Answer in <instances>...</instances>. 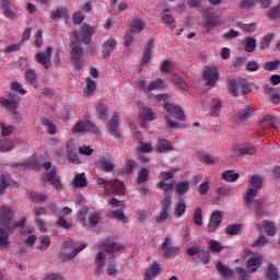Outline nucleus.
Masks as SVG:
<instances>
[{
    "instance_id": "nucleus-1",
    "label": "nucleus",
    "mask_w": 280,
    "mask_h": 280,
    "mask_svg": "<svg viewBox=\"0 0 280 280\" xmlns=\"http://www.w3.org/2000/svg\"><path fill=\"white\" fill-rule=\"evenodd\" d=\"M261 187H264V179H261V175H253L249 184L247 185V192L243 197V202H245L247 209H253V200L257 198V194H259V189H261Z\"/></svg>"
},
{
    "instance_id": "nucleus-2",
    "label": "nucleus",
    "mask_w": 280,
    "mask_h": 280,
    "mask_svg": "<svg viewBox=\"0 0 280 280\" xmlns=\"http://www.w3.org/2000/svg\"><path fill=\"white\" fill-rule=\"evenodd\" d=\"M43 167L46 170L43 176L44 187L47 186V183H50L57 191H60V189H62V182L60 180V176H58V170H56V167H51V162H45Z\"/></svg>"
},
{
    "instance_id": "nucleus-3",
    "label": "nucleus",
    "mask_w": 280,
    "mask_h": 280,
    "mask_svg": "<svg viewBox=\"0 0 280 280\" xmlns=\"http://www.w3.org/2000/svg\"><path fill=\"white\" fill-rule=\"evenodd\" d=\"M63 248H66V250H72V252L70 254H60L59 259H61V261H71V259H75L78 254L82 253V250L86 248V244L85 243L80 244L74 240L66 238L63 241Z\"/></svg>"
},
{
    "instance_id": "nucleus-4",
    "label": "nucleus",
    "mask_w": 280,
    "mask_h": 280,
    "mask_svg": "<svg viewBox=\"0 0 280 280\" xmlns=\"http://www.w3.org/2000/svg\"><path fill=\"white\" fill-rule=\"evenodd\" d=\"M69 47L72 67L80 71L84 67V48L78 42H70Z\"/></svg>"
},
{
    "instance_id": "nucleus-5",
    "label": "nucleus",
    "mask_w": 280,
    "mask_h": 280,
    "mask_svg": "<svg viewBox=\"0 0 280 280\" xmlns=\"http://www.w3.org/2000/svg\"><path fill=\"white\" fill-rule=\"evenodd\" d=\"M220 74L218 73V68L215 67H203L202 80H205V85L209 89H213L218 83Z\"/></svg>"
},
{
    "instance_id": "nucleus-6",
    "label": "nucleus",
    "mask_w": 280,
    "mask_h": 280,
    "mask_svg": "<svg viewBox=\"0 0 280 280\" xmlns=\"http://www.w3.org/2000/svg\"><path fill=\"white\" fill-rule=\"evenodd\" d=\"M163 257H167L168 259H174L178 253H180V247H176L172 245V238L166 237L164 242L160 245Z\"/></svg>"
},
{
    "instance_id": "nucleus-7",
    "label": "nucleus",
    "mask_w": 280,
    "mask_h": 280,
    "mask_svg": "<svg viewBox=\"0 0 280 280\" xmlns=\"http://www.w3.org/2000/svg\"><path fill=\"white\" fill-rule=\"evenodd\" d=\"M51 54H54V47L47 46L45 52L39 51L35 55V60L42 65L44 69H49V67H51Z\"/></svg>"
},
{
    "instance_id": "nucleus-8",
    "label": "nucleus",
    "mask_w": 280,
    "mask_h": 280,
    "mask_svg": "<svg viewBox=\"0 0 280 280\" xmlns=\"http://www.w3.org/2000/svg\"><path fill=\"white\" fill-rule=\"evenodd\" d=\"M160 205L162 206L161 212L160 215L155 218V222H158V224L170 218V209H172V196H166L164 200L160 201Z\"/></svg>"
},
{
    "instance_id": "nucleus-9",
    "label": "nucleus",
    "mask_w": 280,
    "mask_h": 280,
    "mask_svg": "<svg viewBox=\"0 0 280 280\" xmlns=\"http://www.w3.org/2000/svg\"><path fill=\"white\" fill-rule=\"evenodd\" d=\"M9 97L10 100L0 97V106L7 110H10V113H13V115H16V109L19 108V100L16 94H10Z\"/></svg>"
},
{
    "instance_id": "nucleus-10",
    "label": "nucleus",
    "mask_w": 280,
    "mask_h": 280,
    "mask_svg": "<svg viewBox=\"0 0 280 280\" xmlns=\"http://www.w3.org/2000/svg\"><path fill=\"white\" fill-rule=\"evenodd\" d=\"M12 220H14V212L12 208L7 206L0 207V224L8 229L12 224Z\"/></svg>"
},
{
    "instance_id": "nucleus-11",
    "label": "nucleus",
    "mask_w": 280,
    "mask_h": 280,
    "mask_svg": "<svg viewBox=\"0 0 280 280\" xmlns=\"http://www.w3.org/2000/svg\"><path fill=\"white\" fill-rule=\"evenodd\" d=\"M164 110H166L168 115L176 117V119H178L179 121H185L187 119V117L185 116V112L180 106H176L172 103H165Z\"/></svg>"
},
{
    "instance_id": "nucleus-12",
    "label": "nucleus",
    "mask_w": 280,
    "mask_h": 280,
    "mask_svg": "<svg viewBox=\"0 0 280 280\" xmlns=\"http://www.w3.org/2000/svg\"><path fill=\"white\" fill-rule=\"evenodd\" d=\"M222 211L217 210L214 212L211 213L210 215V220L208 223V233H215V230L218 229V226H220V224H222Z\"/></svg>"
},
{
    "instance_id": "nucleus-13",
    "label": "nucleus",
    "mask_w": 280,
    "mask_h": 280,
    "mask_svg": "<svg viewBox=\"0 0 280 280\" xmlns=\"http://www.w3.org/2000/svg\"><path fill=\"white\" fill-rule=\"evenodd\" d=\"M244 80H235V79H228V89L229 93L232 97H237L240 95L238 89H243L244 86Z\"/></svg>"
},
{
    "instance_id": "nucleus-14",
    "label": "nucleus",
    "mask_w": 280,
    "mask_h": 280,
    "mask_svg": "<svg viewBox=\"0 0 280 280\" xmlns=\"http://www.w3.org/2000/svg\"><path fill=\"white\" fill-rule=\"evenodd\" d=\"M101 248L105 250V253H117L118 250H121L124 246L121 244L110 240V237L105 238L101 243Z\"/></svg>"
},
{
    "instance_id": "nucleus-15",
    "label": "nucleus",
    "mask_w": 280,
    "mask_h": 280,
    "mask_svg": "<svg viewBox=\"0 0 280 280\" xmlns=\"http://www.w3.org/2000/svg\"><path fill=\"white\" fill-rule=\"evenodd\" d=\"M108 132L116 139H122L121 131H119V116L114 115L108 121Z\"/></svg>"
},
{
    "instance_id": "nucleus-16",
    "label": "nucleus",
    "mask_w": 280,
    "mask_h": 280,
    "mask_svg": "<svg viewBox=\"0 0 280 280\" xmlns=\"http://www.w3.org/2000/svg\"><path fill=\"white\" fill-rule=\"evenodd\" d=\"M152 45H154V38H149L147 46L142 51L141 67H145L152 60Z\"/></svg>"
},
{
    "instance_id": "nucleus-17",
    "label": "nucleus",
    "mask_w": 280,
    "mask_h": 280,
    "mask_svg": "<svg viewBox=\"0 0 280 280\" xmlns=\"http://www.w3.org/2000/svg\"><path fill=\"white\" fill-rule=\"evenodd\" d=\"M215 269L221 275V277H223V279H231V277H233V275H235L233 269L229 268L222 261H218Z\"/></svg>"
},
{
    "instance_id": "nucleus-18",
    "label": "nucleus",
    "mask_w": 280,
    "mask_h": 280,
    "mask_svg": "<svg viewBox=\"0 0 280 280\" xmlns=\"http://www.w3.org/2000/svg\"><path fill=\"white\" fill-rule=\"evenodd\" d=\"M116 47L117 40H115V38L107 39L102 47L103 58H108V56H110V52L115 51Z\"/></svg>"
},
{
    "instance_id": "nucleus-19",
    "label": "nucleus",
    "mask_w": 280,
    "mask_h": 280,
    "mask_svg": "<svg viewBox=\"0 0 280 280\" xmlns=\"http://www.w3.org/2000/svg\"><path fill=\"white\" fill-rule=\"evenodd\" d=\"M12 2L10 0H1L0 8L7 19H16V13L10 9Z\"/></svg>"
},
{
    "instance_id": "nucleus-20",
    "label": "nucleus",
    "mask_w": 280,
    "mask_h": 280,
    "mask_svg": "<svg viewBox=\"0 0 280 280\" xmlns=\"http://www.w3.org/2000/svg\"><path fill=\"white\" fill-rule=\"evenodd\" d=\"M265 277L267 280H279V268L275 264L269 262L268 268L265 269Z\"/></svg>"
},
{
    "instance_id": "nucleus-21",
    "label": "nucleus",
    "mask_w": 280,
    "mask_h": 280,
    "mask_svg": "<svg viewBox=\"0 0 280 280\" xmlns=\"http://www.w3.org/2000/svg\"><path fill=\"white\" fill-rule=\"evenodd\" d=\"M161 275V266L158 262H153L151 267L144 272V280H152L154 277Z\"/></svg>"
},
{
    "instance_id": "nucleus-22",
    "label": "nucleus",
    "mask_w": 280,
    "mask_h": 280,
    "mask_svg": "<svg viewBox=\"0 0 280 280\" xmlns=\"http://www.w3.org/2000/svg\"><path fill=\"white\" fill-rule=\"evenodd\" d=\"M143 30H145V24L143 23V20L139 18L131 20L130 32H132V34H139V32H143Z\"/></svg>"
},
{
    "instance_id": "nucleus-23",
    "label": "nucleus",
    "mask_w": 280,
    "mask_h": 280,
    "mask_svg": "<svg viewBox=\"0 0 280 280\" xmlns=\"http://www.w3.org/2000/svg\"><path fill=\"white\" fill-rule=\"evenodd\" d=\"M172 83L175 84V86H179L183 91H187L189 89V84L183 79L180 75L176 73L171 74Z\"/></svg>"
},
{
    "instance_id": "nucleus-24",
    "label": "nucleus",
    "mask_w": 280,
    "mask_h": 280,
    "mask_svg": "<svg viewBox=\"0 0 280 280\" xmlns=\"http://www.w3.org/2000/svg\"><path fill=\"white\" fill-rule=\"evenodd\" d=\"M95 165L96 167H100V170H103V172H113L115 170V164L107 158H102V160Z\"/></svg>"
},
{
    "instance_id": "nucleus-25",
    "label": "nucleus",
    "mask_w": 280,
    "mask_h": 280,
    "mask_svg": "<svg viewBox=\"0 0 280 280\" xmlns=\"http://www.w3.org/2000/svg\"><path fill=\"white\" fill-rule=\"evenodd\" d=\"M11 184L12 177H10V174H2L0 177V196H3V194H5V189H8Z\"/></svg>"
},
{
    "instance_id": "nucleus-26",
    "label": "nucleus",
    "mask_w": 280,
    "mask_h": 280,
    "mask_svg": "<svg viewBox=\"0 0 280 280\" xmlns=\"http://www.w3.org/2000/svg\"><path fill=\"white\" fill-rule=\"evenodd\" d=\"M262 226H264L265 233L269 237H275V235H277V228H275V222L269 220H262Z\"/></svg>"
},
{
    "instance_id": "nucleus-27",
    "label": "nucleus",
    "mask_w": 280,
    "mask_h": 280,
    "mask_svg": "<svg viewBox=\"0 0 280 280\" xmlns=\"http://www.w3.org/2000/svg\"><path fill=\"white\" fill-rule=\"evenodd\" d=\"M72 185L77 187V189H82V187H86V185H89V180H86V176L84 175V173L74 176Z\"/></svg>"
},
{
    "instance_id": "nucleus-28",
    "label": "nucleus",
    "mask_w": 280,
    "mask_h": 280,
    "mask_svg": "<svg viewBox=\"0 0 280 280\" xmlns=\"http://www.w3.org/2000/svg\"><path fill=\"white\" fill-rule=\"evenodd\" d=\"M10 231L0 228V248H8L10 246Z\"/></svg>"
},
{
    "instance_id": "nucleus-29",
    "label": "nucleus",
    "mask_w": 280,
    "mask_h": 280,
    "mask_svg": "<svg viewBox=\"0 0 280 280\" xmlns=\"http://www.w3.org/2000/svg\"><path fill=\"white\" fill-rule=\"evenodd\" d=\"M267 16L269 21H275V23H280V3L276 7H272L268 12Z\"/></svg>"
},
{
    "instance_id": "nucleus-30",
    "label": "nucleus",
    "mask_w": 280,
    "mask_h": 280,
    "mask_svg": "<svg viewBox=\"0 0 280 280\" xmlns=\"http://www.w3.org/2000/svg\"><path fill=\"white\" fill-rule=\"evenodd\" d=\"M108 218H112V220H119L120 222H128V217L124 213V210H113L108 212Z\"/></svg>"
},
{
    "instance_id": "nucleus-31",
    "label": "nucleus",
    "mask_w": 280,
    "mask_h": 280,
    "mask_svg": "<svg viewBox=\"0 0 280 280\" xmlns=\"http://www.w3.org/2000/svg\"><path fill=\"white\" fill-rule=\"evenodd\" d=\"M148 180H150V171H148V168H141L136 179L137 185H143V183H148Z\"/></svg>"
},
{
    "instance_id": "nucleus-32",
    "label": "nucleus",
    "mask_w": 280,
    "mask_h": 280,
    "mask_svg": "<svg viewBox=\"0 0 280 280\" xmlns=\"http://www.w3.org/2000/svg\"><path fill=\"white\" fill-rule=\"evenodd\" d=\"M165 86V81L163 79H156L155 81H150L148 91H163Z\"/></svg>"
},
{
    "instance_id": "nucleus-33",
    "label": "nucleus",
    "mask_w": 280,
    "mask_h": 280,
    "mask_svg": "<svg viewBox=\"0 0 280 280\" xmlns=\"http://www.w3.org/2000/svg\"><path fill=\"white\" fill-rule=\"evenodd\" d=\"M187 209V205H185L184 199H179L178 202L175 205L174 215L175 218H182L185 214Z\"/></svg>"
},
{
    "instance_id": "nucleus-34",
    "label": "nucleus",
    "mask_w": 280,
    "mask_h": 280,
    "mask_svg": "<svg viewBox=\"0 0 280 280\" xmlns=\"http://www.w3.org/2000/svg\"><path fill=\"white\" fill-rule=\"evenodd\" d=\"M105 261H106V254L100 252L96 257V264H97V267L95 270L96 275H100L104 270V266H106Z\"/></svg>"
},
{
    "instance_id": "nucleus-35",
    "label": "nucleus",
    "mask_w": 280,
    "mask_h": 280,
    "mask_svg": "<svg viewBox=\"0 0 280 280\" xmlns=\"http://www.w3.org/2000/svg\"><path fill=\"white\" fill-rule=\"evenodd\" d=\"M244 49L247 54H253V51L257 49V39L255 37H247L245 39Z\"/></svg>"
},
{
    "instance_id": "nucleus-36",
    "label": "nucleus",
    "mask_w": 280,
    "mask_h": 280,
    "mask_svg": "<svg viewBox=\"0 0 280 280\" xmlns=\"http://www.w3.org/2000/svg\"><path fill=\"white\" fill-rule=\"evenodd\" d=\"M218 23H220V18L213 13H208L206 16V25H208L209 30H213V27H218Z\"/></svg>"
},
{
    "instance_id": "nucleus-37",
    "label": "nucleus",
    "mask_w": 280,
    "mask_h": 280,
    "mask_svg": "<svg viewBox=\"0 0 280 280\" xmlns=\"http://www.w3.org/2000/svg\"><path fill=\"white\" fill-rule=\"evenodd\" d=\"M221 178L226 180V183H235L240 178V173H235V171H225L222 173Z\"/></svg>"
},
{
    "instance_id": "nucleus-38",
    "label": "nucleus",
    "mask_w": 280,
    "mask_h": 280,
    "mask_svg": "<svg viewBox=\"0 0 280 280\" xmlns=\"http://www.w3.org/2000/svg\"><path fill=\"white\" fill-rule=\"evenodd\" d=\"M95 89H97V83H95V81L93 79L86 78L85 88L83 90V93L85 95H88V97H90L91 93H93V91H95Z\"/></svg>"
},
{
    "instance_id": "nucleus-39",
    "label": "nucleus",
    "mask_w": 280,
    "mask_h": 280,
    "mask_svg": "<svg viewBox=\"0 0 280 280\" xmlns=\"http://www.w3.org/2000/svg\"><path fill=\"white\" fill-rule=\"evenodd\" d=\"M156 187H158V189H162V191H164L166 197L172 196V195H170V192L174 191V184H172V183H165L163 180H160L156 184Z\"/></svg>"
},
{
    "instance_id": "nucleus-40",
    "label": "nucleus",
    "mask_w": 280,
    "mask_h": 280,
    "mask_svg": "<svg viewBox=\"0 0 280 280\" xmlns=\"http://www.w3.org/2000/svg\"><path fill=\"white\" fill-rule=\"evenodd\" d=\"M242 233V224L233 223L225 228L226 235H240Z\"/></svg>"
},
{
    "instance_id": "nucleus-41",
    "label": "nucleus",
    "mask_w": 280,
    "mask_h": 280,
    "mask_svg": "<svg viewBox=\"0 0 280 280\" xmlns=\"http://www.w3.org/2000/svg\"><path fill=\"white\" fill-rule=\"evenodd\" d=\"M27 222V219L23 217L20 221L13 222V224H9V228L7 230L9 233H14L18 229H25V223Z\"/></svg>"
},
{
    "instance_id": "nucleus-42",
    "label": "nucleus",
    "mask_w": 280,
    "mask_h": 280,
    "mask_svg": "<svg viewBox=\"0 0 280 280\" xmlns=\"http://www.w3.org/2000/svg\"><path fill=\"white\" fill-rule=\"evenodd\" d=\"M141 121H154V112L150 107H144L140 114Z\"/></svg>"
},
{
    "instance_id": "nucleus-43",
    "label": "nucleus",
    "mask_w": 280,
    "mask_h": 280,
    "mask_svg": "<svg viewBox=\"0 0 280 280\" xmlns=\"http://www.w3.org/2000/svg\"><path fill=\"white\" fill-rule=\"evenodd\" d=\"M96 113L100 117V119H103V121H106L108 119V107H106V104L101 103L96 106Z\"/></svg>"
},
{
    "instance_id": "nucleus-44",
    "label": "nucleus",
    "mask_w": 280,
    "mask_h": 280,
    "mask_svg": "<svg viewBox=\"0 0 280 280\" xmlns=\"http://www.w3.org/2000/svg\"><path fill=\"white\" fill-rule=\"evenodd\" d=\"M175 191L180 196L189 191V180L178 182L175 186Z\"/></svg>"
},
{
    "instance_id": "nucleus-45",
    "label": "nucleus",
    "mask_w": 280,
    "mask_h": 280,
    "mask_svg": "<svg viewBox=\"0 0 280 280\" xmlns=\"http://www.w3.org/2000/svg\"><path fill=\"white\" fill-rule=\"evenodd\" d=\"M174 63L170 59H165L160 63L161 73H172V69H174Z\"/></svg>"
},
{
    "instance_id": "nucleus-46",
    "label": "nucleus",
    "mask_w": 280,
    "mask_h": 280,
    "mask_svg": "<svg viewBox=\"0 0 280 280\" xmlns=\"http://www.w3.org/2000/svg\"><path fill=\"white\" fill-rule=\"evenodd\" d=\"M272 38H275V34L269 33L266 36H264L259 43V49H268L270 47V43L272 42Z\"/></svg>"
},
{
    "instance_id": "nucleus-47",
    "label": "nucleus",
    "mask_w": 280,
    "mask_h": 280,
    "mask_svg": "<svg viewBox=\"0 0 280 280\" xmlns=\"http://www.w3.org/2000/svg\"><path fill=\"white\" fill-rule=\"evenodd\" d=\"M10 150H14L12 140L8 138L0 140V152H10Z\"/></svg>"
},
{
    "instance_id": "nucleus-48",
    "label": "nucleus",
    "mask_w": 280,
    "mask_h": 280,
    "mask_svg": "<svg viewBox=\"0 0 280 280\" xmlns=\"http://www.w3.org/2000/svg\"><path fill=\"white\" fill-rule=\"evenodd\" d=\"M162 21L165 25H167V27H170V30H176V21L174 20L172 14L165 13L162 16Z\"/></svg>"
},
{
    "instance_id": "nucleus-49",
    "label": "nucleus",
    "mask_w": 280,
    "mask_h": 280,
    "mask_svg": "<svg viewBox=\"0 0 280 280\" xmlns=\"http://www.w3.org/2000/svg\"><path fill=\"white\" fill-rule=\"evenodd\" d=\"M30 196L35 205H40V202H45V200H47V196L43 195L42 192L31 191Z\"/></svg>"
},
{
    "instance_id": "nucleus-50",
    "label": "nucleus",
    "mask_w": 280,
    "mask_h": 280,
    "mask_svg": "<svg viewBox=\"0 0 280 280\" xmlns=\"http://www.w3.org/2000/svg\"><path fill=\"white\" fill-rule=\"evenodd\" d=\"M253 115V109L250 107H245L238 112V120L246 121Z\"/></svg>"
},
{
    "instance_id": "nucleus-51",
    "label": "nucleus",
    "mask_w": 280,
    "mask_h": 280,
    "mask_svg": "<svg viewBox=\"0 0 280 280\" xmlns=\"http://www.w3.org/2000/svg\"><path fill=\"white\" fill-rule=\"evenodd\" d=\"M257 153V148L253 145H247V147H242L238 149V156H244V154H256Z\"/></svg>"
},
{
    "instance_id": "nucleus-52",
    "label": "nucleus",
    "mask_w": 280,
    "mask_h": 280,
    "mask_svg": "<svg viewBox=\"0 0 280 280\" xmlns=\"http://www.w3.org/2000/svg\"><path fill=\"white\" fill-rule=\"evenodd\" d=\"M254 202L256 205V211H255L256 218H264L265 215L264 201H261V199H256L254 200Z\"/></svg>"
},
{
    "instance_id": "nucleus-53",
    "label": "nucleus",
    "mask_w": 280,
    "mask_h": 280,
    "mask_svg": "<svg viewBox=\"0 0 280 280\" xmlns=\"http://www.w3.org/2000/svg\"><path fill=\"white\" fill-rule=\"evenodd\" d=\"M222 108V101L220 98H213L210 107V115H215Z\"/></svg>"
},
{
    "instance_id": "nucleus-54",
    "label": "nucleus",
    "mask_w": 280,
    "mask_h": 280,
    "mask_svg": "<svg viewBox=\"0 0 280 280\" xmlns=\"http://www.w3.org/2000/svg\"><path fill=\"white\" fill-rule=\"evenodd\" d=\"M209 248L212 253H222L224 250V247H222V244L215 240L209 241Z\"/></svg>"
},
{
    "instance_id": "nucleus-55",
    "label": "nucleus",
    "mask_w": 280,
    "mask_h": 280,
    "mask_svg": "<svg viewBox=\"0 0 280 280\" xmlns=\"http://www.w3.org/2000/svg\"><path fill=\"white\" fill-rule=\"evenodd\" d=\"M109 187L116 191V194H122L124 191V183L121 180L116 179L115 182H109Z\"/></svg>"
},
{
    "instance_id": "nucleus-56",
    "label": "nucleus",
    "mask_w": 280,
    "mask_h": 280,
    "mask_svg": "<svg viewBox=\"0 0 280 280\" xmlns=\"http://www.w3.org/2000/svg\"><path fill=\"white\" fill-rule=\"evenodd\" d=\"M280 60L267 61L264 65L265 71H277L279 69Z\"/></svg>"
},
{
    "instance_id": "nucleus-57",
    "label": "nucleus",
    "mask_w": 280,
    "mask_h": 280,
    "mask_svg": "<svg viewBox=\"0 0 280 280\" xmlns=\"http://www.w3.org/2000/svg\"><path fill=\"white\" fill-rule=\"evenodd\" d=\"M197 257L202 264H209V261H211V255L209 254V250L200 249Z\"/></svg>"
},
{
    "instance_id": "nucleus-58",
    "label": "nucleus",
    "mask_w": 280,
    "mask_h": 280,
    "mask_svg": "<svg viewBox=\"0 0 280 280\" xmlns=\"http://www.w3.org/2000/svg\"><path fill=\"white\" fill-rule=\"evenodd\" d=\"M257 0H241L238 3V8L244 10H250V8H255Z\"/></svg>"
},
{
    "instance_id": "nucleus-59",
    "label": "nucleus",
    "mask_w": 280,
    "mask_h": 280,
    "mask_svg": "<svg viewBox=\"0 0 280 280\" xmlns=\"http://www.w3.org/2000/svg\"><path fill=\"white\" fill-rule=\"evenodd\" d=\"M80 34H85L88 36H93V34H95V27H93L89 24H82L80 26Z\"/></svg>"
},
{
    "instance_id": "nucleus-60",
    "label": "nucleus",
    "mask_w": 280,
    "mask_h": 280,
    "mask_svg": "<svg viewBox=\"0 0 280 280\" xmlns=\"http://www.w3.org/2000/svg\"><path fill=\"white\" fill-rule=\"evenodd\" d=\"M192 220L197 226H202V209L196 208Z\"/></svg>"
},
{
    "instance_id": "nucleus-61",
    "label": "nucleus",
    "mask_w": 280,
    "mask_h": 280,
    "mask_svg": "<svg viewBox=\"0 0 280 280\" xmlns=\"http://www.w3.org/2000/svg\"><path fill=\"white\" fill-rule=\"evenodd\" d=\"M160 152H167L170 150H174L172 143L167 140H160V147L158 148Z\"/></svg>"
},
{
    "instance_id": "nucleus-62",
    "label": "nucleus",
    "mask_w": 280,
    "mask_h": 280,
    "mask_svg": "<svg viewBox=\"0 0 280 280\" xmlns=\"http://www.w3.org/2000/svg\"><path fill=\"white\" fill-rule=\"evenodd\" d=\"M25 80L30 82V84H36V72L32 69H27L25 71Z\"/></svg>"
},
{
    "instance_id": "nucleus-63",
    "label": "nucleus",
    "mask_w": 280,
    "mask_h": 280,
    "mask_svg": "<svg viewBox=\"0 0 280 280\" xmlns=\"http://www.w3.org/2000/svg\"><path fill=\"white\" fill-rule=\"evenodd\" d=\"M261 264H262L261 257H250L246 261V267L253 268V266H261Z\"/></svg>"
},
{
    "instance_id": "nucleus-64",
    "label": "nucleus",
    "mask_w": 280,
    "mask_h": 280,
    "mask_svg": "<svg viewBox=\"0 0 280 280\" xmlns=\"http://www.w3.org/2000/svg\"><path fill=\"white\" fill-rule=\"evenodd\" d=\"M26 170H35V172H40V164L36 161H31L22 164Z\"/></svg>"
}]
</instances>
